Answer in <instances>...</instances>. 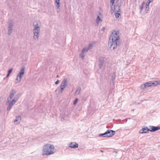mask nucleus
<instances>
[{
	"mask_svg": "<svg viewBox=\"0 0 160 160\" xmlns=\"http://www.w3.org/2000/svg\"><path fill=\"white\" fill-rule=\"evenodd\" d=\"M119 32L114 31L110 36V40H111L112 42H109L108 47L111 50L114 49L119 44Z\"/></svg>",
	"mask_w": 160,
	"mask_h": 160,
	"instance_id": "obj_1",
	"label": "nucleus"
},
{
	"mask_svg": "<svg viewBox=\"0 0 160 160\" xmlns=\"http://www.w3.org/2000/svg\"><path fill=\"white\" fill-rule=\"evenodd\" d=\"M54 147L53 145L47 144L44 145L42 148V155H49L54 153Z\"/></svg>",
	"mask_w": 160,
	"mask_h": 160,
	"instance_id": "obj_2",
	"label": "nucleus"
},
{
	"mask_svg": "<svg viewBox=\"0 0 160 160\" xmlns=\"http://www.w3.org/2000/svg\"><path fill=\"white\" fill-rule=\"evenodd\" d=\"M41 26V22L38 20H36L34 21L33 23L34 29L33 33L34 34L33 38L35 40L38 39L40 28Z\"/></svg>",
	"mask_w": 160,
	"mask_h": 160,
	"instance_id": "obj_3",
	"label": "nucleus"
},
{
	"mask_svg": "<svg viewBox=\"0 0 160 160\" xmlns=\"http://www.w3.org/2000/svg\"><path fill=\"white\" fill-rule=\"evenodd\" d=\"M93 44H90L88 47H85L83 48L81 51V52L80 55V56L82 58V59H83L84 58L85 54L91 48V47H92Z\"/></svg>",
	"mask_w": 160,
	"mask_h": 160,
	"instance_id": "obj_4",
	"label": "nucleus"
},
{
	"mask_svg": "<svg viewBox=\"0 0 160 160\" xmlns=\"http://www.w3.org/2000/svg\"><path fill=\"white\" fill-rule=\"evenodd\" d=\"M122 0H117L116 2V4L114 3V5L115 6V9L113 11H111V12L112 13L115 11L116 12H119L120 11V7L122 5Z\"/></svg>",
	"mask_w": 160,
	"mask_h": 160,
	"instance_id": "obj_5",
	"label": "nucleus"
},
{
	"mask_svg": "<svg viewBox=\"0 0 160 160\" xmlns=\"http://www.w3.org/2000/svg\"><path fill=\"white\" fill-rule=\"evenodd\" d=\"M156 82H155V81H149L145 83L143 85H142L141 87L142 88H144L147 87H149L152 86H155L156 84H157Z\"/></svg>",
	"mask_w": 160,
	"mask_h": 160,
	"instance_id": "obj_6",
	"label": "nucleus"
},
{
	"mask_svg": "<svg viewBox=\"0 0 160 160\" xmlns=\"http://www.w3.org/2000/svg\"><path fill=\"white\" fill-rule=\"evenodd\" d=\"M25 68L24 67H22L21 70L20 71L19 73L17 75V78H19V81L18 82H16L15 83H17L21 81V79L24 73V71H25Z\"/></svg>",
	"mask_w": 160,
	"mask_h": 160,
	"instance_id": "obj_7",
	"label": "nucleus"
},
{
	"mask_svg": "<svg viewBox=\"0 0 160 160\" xmlns=\"http://www.w3.org/2000/svg\"><path fill=\"white\" fill-rule=\"evenodd\" d=\"M104 62V58L102 57H101L99 59L98 67L99 69L102 68L103 66Z\"/></svg>",
	"mask_w": 160,
	"mask_h": 160,
	"instance_id": "obj_8",
	"label": "nucleus"
},
{
	"mask_svg": "<svg viewBox=\"0 0 160 160\" xmlns=\"http://www.w3.org/2000/svg\"><path fill=\"white\" fill-rule=\"evenodd\" d=\"M67 86V80L66 79H64L62 81L60 87L64 89Z\"/></svg>",
	"mask_w": 160,
	"mask_h": 160,
	"instance_id": "obj_9",
	"label": "nucleus"
},
{
	"mask_svg": "<svg viewBox=\"0 0 160 160\" xmlns=\"http://www.w3.org/2000/svg\"><path fill=\"white\" fill-rule=\"evenodd\" d=\"M108 137H111L113 136L115 133V131L112 130L108 129L106 131Z\"/></svg>",
	"mask_w": 160,
	"mask_h": 160,
	"instance_id": "obj_10",
	"label": "nucleus"
},
{
	"mask_svg": "<svg viewBox=\"0 0 160 160\" xmlns=\"http://www.w3.org/2000/svg\"><path fill=\"white\" fill-rule=\"evenodd\" d=\"M149 127L150 131L151 132H154L155 131L158 130L160 129V127L150 126Z\"/></svg>",
	"mask_w": 160,
	"mask_h": 160,
	"instance_id": "obj_11",
	"label": "nucleus"
},
{
	"mask_svg": "<svg viewBox=\"0 0 160 160\" xmlns=\"http://www.w3.org/2000/svg\"><path fill=\"white\" fill-rule=\"evenodd\" d=\"M149 131H150V128H148L147 127L142 128L141 130H139V132L140 133H146Z\"/></svg>",
	"mask_w": 160,
	"mask_h": 160,
	"instance_id": "obj_12",
	"label": "nucleus"
},
{
	"mask_svg": "<svg viewBox=\"0 0 160 160\" xmlns=\"http://www.w3.org/2000/svg\"><path fill=\"white\" fill-rule=\"evenodd\" d=\"M13 28V25L11 23H10L8 25V34L10 35L11 34Z\"/></svg>",
	"mask_w": 160,
	"mask_h": 160,
	"instance_id": "obj_13",
	"label": "nucleus"
},
{
	"mask_svg": "<svg viewBox=\"0 0 160 160\" xmlns=\"http://www.w3.org/2000/svg\"><path fill=\"white\" fill-rule=\"evenodd\" d=\"M78 146V144L76 142H71L69 145L70 147L74 148H77Z\"/></svg>",
	"mask_w": 160,
	"mask_h": 160,
	"instance_id": "obj_14",
	"label": "nucleus"
},
{
	"mask_svg": "<svg viewBox=\"0 0 160 160\" xmlns=\"http://www.w3.org/2000/svg\"><path fill=\"white\" fill-rule=\"evenodd\" d=\"M115 0H110V7L112 11H113L115 9V6L113 5L115 3Z\"/></svg>",
	"mask_w": 160,
	"mask_h": 160,
	"instance_id": "obj_15",
	"label": "nucleus"
},
{
	"mask_svg": "<svg viewBox=\"0 0 160 160\" xmlns=\"http://www.w3.org/2000/svg\"><path fill=\"white\" fill-rule=\"evenodd\" d=\"M19 96L18 97H15L14 98V99L12 100V102H11L9 104H11V105L13 106L14 104L15 103V102L18 100V98H19Z\"/></svg>",
	"mask_w": 160,
	"mask_h": 160,
	"instance_id": "obj_16",
	"label": "nucleus"
},
{
	"mask_svg": "<svg viewBox=\"0 0 160 160\" xmlns=\"http://www.w3.org/2000/svg\"><path fill=\"white\" fill-rule=\"evenodd\" d=\"M60 0H55V2L57 3V5L56 6V9H59L60 5V3L59 2Z\"/></svg>",
	"mask_w": 160,
	"mask_h": 160,
	"instance_id": "obj_17",
	"label": "nucleus"
},
{
	"mask_svg": "<svg viewBox=\"0 0 160 160\" xmlns=\"http://www.w3.org/2000/svg\"><path fill=\"white\" fill-rule=\"evenodd\" d=\"M108 136L106 131L103 133L100 134H99V137H108Z\"/></svg>",
	"mask_w": 160,
	"mask_h": 160,
	"instance_id": "obj_18",
	"label": "nucleus"
},
{
	"mask_svg": "<svg viewBox=\"0 0 160 160\" xmlns=\"http://www.w3.org/2000/svg\"><path fill=\"white\" fill-rule=\"evenodd\" d=\"M102 21L99 16H98L96 19V22L97 24H98L99 22H102Z\"/></svg>",
	"mask_w": 160,
	"mask_h": 160,
	"instance_id": "obj_19",
	"label": "nucleus"
},
{
	"mask_svg": "<svg viewBox=\"0 0 160 160\" xmlns=\"http://www.w3.org/2000/svg\"><path fill=\"white\" fill-rule=\"evenodd\" d=\"M81 90V88L80 87L78 88L75 92V94H79L80 91Z\"/></svg>",
	"mask_w": 160,
	"mask_h": 160,
	"instance_id": "obj_20",
	"label": "nucleus"
},
{
	"mask_svg": "<svg viewBox=\"0 0 160 160\" xmlns=\"http://www.w3.org/2000/svg\"><path fill=\"white\" fill-rule=\"evenodd\" d=\"M145 4V2H143L142 3L140 7V12H141L142 10L143 9V6Z\"/></svg>",
	"mask_w": 160,
	"mask_h": 160,
	"instance_id": "obj_21",
	"label": "nucleus"
},
{
	"mask_svg": "<svg viewBox=\"0 0 160 160\" xmlns=\"http://www.w3.org/2000/svg\"><path fill=\"white\" fill-rule=\"evenodd\" d=\"M15 93L13 92H11L10 93V95H9L8 97L12 99V98L13 97Z\"/></svg>",
	"mask_w": 160,
	"mask_h": 160,
	"instance_id": "obj_22",
	"label": "nucleus"
},
{
	"mask_svg": "<svg viewBox=\"0 0 160 160\" xmlns=\"http://www.w3.org/2000/svg\"><path fill=\"white\" fill-rule=\"evenodd\" d=\"M16 119H17L19 121H18V122L17 123L18 124L20 122V121H21V117L20 116L18 115V116H16Z\"/></svg>",
	"mask_w": 160,
	"mask_h": 160,
	"instance_id": "obj_23",
	"label": "nucleus"
},
{
	"mask_svg": "<svg viewBox=\"0 0 160 160\" xmlns=\"http://www.w3.org/2000/svg\"><path fill=\"white\" fill-rule=\"evenodd\" d=\"M118 12H116L115 14V16L116 17V18H118L120 17L121 16V15L120 13H118Z\"/></svg>",
	"mask_w": 160,
	"mask_h": 160,
	"instance_id": "obj_24",
	"label": "nucleus"
},
{
	"mask_svg": "<svg viewBox=\"0 0 160 160\" xmlns=\"http://www.w3.org/2000/svg\"><path fill=\"white\" fill-rule=\"evenodd\" d=\"M116 78V75L115 73H113L112 76V80L113 82Z\"/></svg>",
	"mask_w": 160,
	"mask_h": 160,
	"instance_id": "obj_25",
	"label": "nucleus"
},
{
	"mask_svg": "<svg viewBox=\"0 0 160 160\" xmlns=\"http://www.w3.org/2000/svg\"><path fill=\"white\" fill-rule=\"evenodd\" d=\"M64 89H62L61 88H58V92L59 93H62L63 92V91L64 90Z\"/></svg>",
	"mask_w": 160,
	"mask_h": 160,
	"instance_id": "obj_26",
	"label": "nucleus"
},
{
	"mask_svg": "<svg viewBox=\"0 0 160 160\" xmlns=\"http://www.w3.org/2000/svg\"><path fill=\"white\" fill-rule=\"evenodd\" d=\"M12 105H11V104L9 103V106H8L7 108V110L9 111L11 109V108L12 107Z\"/></svg>",
	"mask_w": 160,
	"mask_h": 160,
	"instance_id": "obj_27",
	"label": "nucleus"
},
{
	"mask_svg": "<svg viewBox=\"0 0 160 160\" xmlns=\"http://www.w3.org/2000/svg\"><path fill=\"white\" fill-rule=\"evenodd\" d=\"M149 8V6H146L145 12L147 13H148Z\"/></svg>",
	"mask_w": 160,
	"mask_h": 160,
	"instance_id": "obj_28",
	"label": "nucleus"
},
{
	"mask_svg": "<svg viewBox=\"0 0 160 160\" xmlns=\"http://www.w3.org/2000/svg\"><path fill=\"white\" fill-rule=\"evenodd\" d=\"M78 99L77 98H76L74 100V102H73V104L75 105L78 102Z\"/></svg>",
	"mask_w": 160,
	"mask_h": 160,
	"instance_id": "obj_29",
	"label": "nucleus"
},
{
	"mask_svg": "<svg viewBox=\"0 0 160 160\" xmlns=\"http://www.w3.org/2000/svg\"><path fill=\"white\" fill-rule=\"evenodd\" d=\"M11 99L8 97L7 100V102L9 103L11 101Z\"/></svg>",
	"mask_w": 160,
	"mask_h": 160,
	"instance_id": "obj_30",
	"label": "nucleus"
},
{
	"mask_svg": "<svg viewBox=\"0 0 160 160\" xmlns=\"http://www.w3.org/2000/svg\"><path fill=\"white\" fill-rule=\"evenodd\" d=\"M150 2H151L149 1L148 0L146 3V6H149V4Z\"/></svg>",
	"mask_w": 160,
	"mask_h": 160,
	"instance_id": "obj_31",
	"label": "nucleus"
},
{
	"mask_svg": "<svg viewBox=\"0 0 160 160\" xmlns=\"http://www.w3.org/2000/svg\"><path fill=\"white\" fill-rule=\"evenodd\" d=\"M13 70V69L12 68H11L8 71V73H9V74H10V73L12 72Z\"/></svg>",
	"mask_w": 160,
	"mask_h": 160,
	"instance_id": "obj_32",
	"label": "nucleus"
},
{
	"mask_svg": "<svg viewBox=\"0 0 160 160\" xmlns=\"http://www.w3.org/2000/svg\"><path fill=\"white\" fill-rule=\"evenodd\" d=\"M155 82H156L157 84H156V85L158 84H160V81H155Z\"/></svg>",
	"mask_w": 160,
	"mask_h": 160,
	"instance_id": "obj_33",
	"label": "nucleus"
},
{
	"mask_svg": "<svg viewBox=\"0 0 160 160\" xmlns=\"http://www.w3.org/2000/svg\"><path fill=\"white\" fill-rule=\"evenodd\" d=\"M59 81H60L58 79L57 80V81L55 82V85L58 84V83L59 82Z\"/></svg>",
	"mask_w": 160,
	"mask_h": 160,
	"instance_id": "obj_34",
	"label": "nucleus"
},
{
	"mask_svg": "<svg viewBox=\"0 0 160 160\" xmlns=\"http://www.w3.org/2000/svg\"><path fill=\"white\" fill-rule=\"evenodd\" d=\"M9 75H10V74L8 73V74H7L6 77L5 78H4V79H5L6 78H8V77L9 76Z\"/></svg>",
	"mask_w": 160,
	"mask_h": 160,
	"instance_id": "obj_35",
	"label": "nucleus"
},
{
	"mask_svg": "<svg viewBox=\"0 0 160 160\" xmlns=\"http://www.w3.org/2000/svg\"><path fill=\"white\" fill-rule=\"evenodd\" d=\"M18 121H19V120H18L17 119H16L14 120V122H18Z\"/></svg>",
	"mask_w": 160,
	"mask_h": 160,
	"instance_id": "obj_36",
	"label": "nucleus"
},
{
	"mask_svg": "<svg viewBox=\"0 0 160 160\" xmlns=\"http://www.w3.org/2000/svg\"><path fill=\"white\" fill-rule=\"evenodd\" d=\"M105 30V28L104 27H103L102 28L101 30V31H103Z\"/></svg>",
	"mask_w": 160,
	"mask_h": 160,
	"instance_id": "obj_37",
	"label": "nucleus"
},
{
	"mask_svg": "<svg viewBox=\"0 0 160 160\" xmlns=\"http://www.w3.org/2000/svg\"><path fill=\"white\" fill-rule=\"evenodd\" d=\"M64 120V117H62L61 118V121H63Z\"/></svg>",
	"mask_w": 160,
	"mask_h": 160,
	"instance_id": "obj_38",
	"label": "nucleus"
},
{
	"mask_svg": "<svg viewBox=\"0 0 160 160\" xmlns=\"http://www.w3.org/2000/svg\"><path fill=\"white\" fill-rule=\"evenodd\" d=\"M19 79H18V78H17V77L16 79V80H17V82H18V81H19Z\"/></svg>",
	"mask_w": 160,
	"mask_h": 160,
	"instance_id": "obj_39",
	"label": "nucleus"
},
{
	"mask_svg": "<svg viewBox=\"0 0 160 160\" xmlns=\"http://www.w3.org/2000/svg\"><path fill=\"white\" fill-rule=\"evenodd\" d=\"M148 1H149L151 2H152L153 1V0H148Z\"/></svg>",
	"mask_w": 160,
	"mask_h": 160,
	"instance_id": "obj_40",
	"label": "nucleus"
},
{
	"mask_svg": "<svg viewBox=\"0 0 160 160\" xmlns=\"http://www.w3.org/2000/svg\"><path fill=\"white\" fill-rule=\"evenodd\" d=\"M56 77L57 78H58L59 77V76L58 75H57Z\"/></svg>",
	"mask_w": 160,
	"mask_h": 160,
	"instance_id": "obj_41",
	"label": "nucleus"
},
{
	"mask_svg": "<svg viewBox=\"0 0 160 160\" xmlns=\"http://www.w3.org/2000/svg\"><path fill=\"white\" fill-rule=\"evenodd\" d=\"M58 9V10L57 11L58 12H59L60 10H59V8Z\"/></svg>",
	"mask_w": 160,
	"mask_h": 160,
	"instance_id": "obj_42",
	"label": "nucleus"
},
{
	"mask_svg": "<svg viewBox=\"0 0 160 160\" xmlns=\"http://www.w3.org/2000/svg\"><path fill=\"white\" fill-rule=\"evenodd\" d=\"M100 152H103V151H102V150H100Z\"/></svg>",
	"mask_w": 160,
	"mask_h": 160,
	"instance_id": "obj_43",
	"label": "nucleus"
},
{
	"mask_svg": "<svg viewBox=\"0 0 160 160\" xmlns=\"http://www.w3.org/2000/svg\"><path fill=\"white\" fill-rule=\"evenodd\" d=\"M137 160H138V159H137Z\"/></svg>",
	"mask_w": 160,
	"mask_h": 160,
	"instance_id": "obj_44",
	"label": "nucleus"
}]
</instances>
